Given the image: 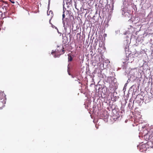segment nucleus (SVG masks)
Segmentation results:
<instances>
[{"mask_svg":"<svg viewBox=\"0 0 153 153\" xmlns=\"http://www.w3.org/2000/svg\"><path fill=\"white\" fill-rule=\"evenodd\" d=\"M68 61H72V59L71 56H70L68 55Z\"/></svg>","mask_w":153,"mask_h":153,"instance_id":"1","label":"nucleus"},{"mask_svg":"<svg viewBox=\"0 0 153 153\" xmlns=\"http://www.w3.org/2000/svg\"><path fill=\"white\" fill-rule=\"evenodd\" d=\"M52 27L53 28H55L56 29H57V28L55 26H54V25H52Z\"/></svg>","mask_w":153,"mask_h":153,"instance_id":"2","label":"nucleus"},{"mask_svg":"<svg viewBox=\"0 0 153 153\" xmlns=\"http://www.w3.org/2000/svg\"><path fill=\"white\" fill-rule=\"evenodd\" d=\"M65 14L63 13V15H62V17H63V19L65 17Z\"/></svg>","mask_w":153,"mask_h":153,"instance_id":"3","label":"nucleus"},{"mask_svg":"<svg viewBox=\"0 0 153 153\" xmlns=\"http://www.w3.org/2000/svg\"><path fill=\"white\" fill-rule=\"evenodd\" d=\"M3 100H4V102H2L1 101V102H3V103H5V102H6V101H5V99H4Z\"/></svg>","mask_w":153,"mask_h":153,"instance_id":"4","label":"nucleus"},{"mask_svg":"<svg viewBox=\"0 0 153 153\" xmlns=\"http://www.w3.org/2000/svg\"><path fill=\"white\" fill-rule=\"evenodd\" d=\"M50 13H51V14H52V11H49V15H50Z\"/></svg>","mask_w":153,"mask_h":153,"instance_id":"5","label":"nucleus"},{"mask_svg":"<svg viewBox=\"0 0 153 153\" xmlns=\"http://www.w3.org/2000/svg\"><path fill=\"white\" fill-rule=\"evenodd\" d=\"M10 1L13 3H15L14 1H11L10 0Z\"/></svg>","mask_w":153,"mask_h":153,"instance_id":"6","label":"nucleus"},{"mask_svg":"<svg viewBox=\"0 0 153 153\" xmlns=\"http://www.w3.org/2000/svg\"><path fill=\"white\" fill-rule=\"evenodd\" d=\"M56 30H57V32H58V33H59V30H58V29H56Z\"/></svg>","mask_w":153,"mask_h":153,"instance_id":"7","label":"nucleus"},{"mask_svg":"<svg viewBox=\"0 0 153 153\" xmlns=\"http://www.w3.org/2000/svg\"><path fill=\"white\" fill-rule=\"evenodd\" d=\"M4 94V97H5V94Z\"/></svg>","mask_w":153,"mask_h":153,"instance_id":"8","label":"nucleus"},{"mask_svg":"<svg viewBox=\"0 0 153 153\" xmlns=\"http://www.w3.org/2000/svg\"><path fill=\"white\" fill-rule=\"evenodd\" d=\"M1 92H2V91H1V92L0 91V93H1Z\"/></svg>","mask_w":153,"mask_h":153,"instance_id":"9","label":"nucleus"},{"mask_svg":"<svg viewBox=\"0 0 153 153\" xmlns=\"http://www.w3.org/2000/svg\"><path fill=\"white\" fill-rule=\"evenodd\" d=\"M9 1H10V0H9Z\"/></svg>","mask_w":153,"mask_h":153,"instance_id":"10","label":"nucleus"}]
</instances>
